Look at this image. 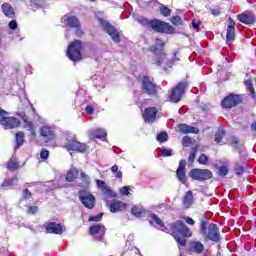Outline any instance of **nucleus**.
<instances>
[{
    "instance_id": "4468645a",
    "label": "nucleus",
    "mask_w": 256,
    "mask_h": 256,
    "mask_svg": "<svg viewBox=\"0 0 256 256\" xmlns=\"http://www.w3.org/2000/svg\"><path fill=\"white\" fill-rule=\"evenodd\" d=\"M101 26L103 27L104 31L112 37L114 43H121V36H119V32L115 29V27L111 26L109 22L101 21Z\"/></svg>"
},
{
    "instance_id": "052dcab7",
    "label": "nucleus",
    "mask_w": 256,
    "mask_h": 256,
    "mask_svg": "<svg viewBox=\"0 0 256 256\" xmlns=\"http://www.w3.org/2000/svg\"><path fill=\"white\" fill-rule=\"evenodd\" d=\"M115 174V177H116V179H123V172H121V171H117L116 173H114Z\"/></svg>"
},
{
    "instance_id": "e2e57ef3",
    "label": "nucleus",
    "mask_w": 256,
    "mask_h": 256,
    "mask_svg": "<svg viewBox=\"0 0 256 256\" xmlns=\"http://www.w3.org/2000/svg\"><path fill=\"white\" fill-rule=\"evenodd\" d=\"M111 171H112V173H117L119 171V166H117V165L112 166Z\"/></svg>"
},
{
    "instance_id": "a878e982",
    "label": "nucleus",
    "mask_w": 256,
    "mask_h": 256,
    "mask_svg": "<svg viewBox=\"0 0 256 256\" xmlns=\"http://www.w3.org/2000/svg\"><path fill=\"white\" fill-rule=\"evenodd\" d=\"M90 137H93L94 139L96 138V139H101L102 141H106L107 132L105 131V129L98 128L92 131V133H90Z\"/></svg>"
},
{
    "instance_id": "09e8293b",
    "label": "nucleus",
    "mask_w": 256,
    "mask_h": 256,
    "mask_svg": "<svg viewBox=\"0 0 256 256\" xmlns=\"http://www.w3.org/2000/svg\"><path fill=\"white\" fill-rule=\"evenodd\" d=\"M32 196L33 194L31 193V191H29V189H24L22 191V199H31Z\"/></svg>"
},
{
    "instance_id": "6e6d98bb",
    "label": "nucleus",
    "mask_w": 256,
    "mask_h": 256,
    "mask_svg": "<svg viewBox=\"0 0 256 256\" xmlns=\"http://www.w3.org/2000/svg\"><path fill=\"white\" fill-rule=\"evenodd\" d=\"M40 157H41V159H49V152H48V150L43 149L40 152Z\"/></svg>"
},
{
    "instance_id": "338daca9",
    "label": "nucleus",
    "mask_w": 256,
    "mask_h": 256,
    "mask_svg": "<svg viewBox=\"0 0 256 256\" xmlns=\"http://www.w3.org/2000/svg\"><path fill=\"white\" fill-rule=\"evenodd\" d=\"M106 205L109 206V201L105 198Z\"/></svg>"
},
{
    "instance_id": "e433bc0d",
    "label": "nucleus",
    "mask_w": 256,
    "mask_h": 256,
    "mask_svg": "<svg viewBox=\"0 0 256 256\" xmlns=\"http://www.w3.org/2000/svg\"><path fill=\"white\" fill-rule=\"evenodd\" d=\"M80 179L86 187L91 185V178L83 171L80 172Z\"/></svg>"
},
{
    "instance_id": "5701e85b",
    "label": "nucleus",
    "mask_w": 256,
    "mask_h": 256,
    "mask_svg": "<svg viewBox=\"0 0 256 256\" xmlns=\"http://www.w3.org/2000/svg\"><path fill=\"white\" fill-rule=\"evenodd\" d=\"M125 207H127V204L120 200H113L109 205V209L111 213H117L118 211H123Z\"/></svg>"
},
{
    "instance_id": "4c0bfd02",
    "label": "nucleus",
    "mask_w": 256,
    "mask_h": 256,
    "mask_svg": "<svg viewBox=\"0 0 256 256\" xmlns=\"http://www.w3.org/2000/svg\"><path fill=\"white\" fill-rule=\"evenodd\" d=\"M225 137V130L219 129L218 133L215 134L214 141L216 143H221V140Z\"/></svg>"
},
{
    "instance_id": "393cba45",
    "label": "nucleus",
    "mask_w": 256,
    "mask_h": 256,
    "mask_svg": "<svg viewBox=\"0 0 256 256\" xmlns=\"http://www.w3.org/2000/svg\"><path fill=\"white\" fill-rule=\"evenodd\" d=\"M2 125L5 127V129H17V127L21 125V122L15 117H7Z\"/></svg>"
},
{
    "instance_id": "680f3d73",
    "label": "nucleus",
    "mask_w": 256,
    "mask_h": 256,
    "mask_svg": "<svg viewBox=\"0 0 256 256\" xmlns=\"http://www.w3.org/2000/svg\"><path fill=\"white\" fill-rule=\"evenodd\" d=\"M186 223L188 225H195V220H193V218L188 217L186 218Z\"/></svg>"
},
{
    "instance_id": "5fc2aeb1",
    "label": "nucleus",
    "mask_w": 256,
    "mask_h": 256,
    "mask_svg": "<svg viewBox=\"0 0 256 256\" xmlns=\"http://www.w3.org/2000/svg\"><path fill=\"white\" fill-rule=\"evenodd\" d=\"M231 147H233V149H239V139L233 138L232 143H231Z\"/></svg>"
},
{
    "instance_id": "13d9d810",
    "label": "nucleus",
    "mask_w": 256,
    "mask_h": 256,
    "mask_svg": "<svg viewBox=\"0 0 256 256\" xmlns=\"http://www.w3.org/2000/svg\"><path fill=\"white\" fill-rule=\"evenodd\" d=\"M38 210L37 206H28V213L35 215V212Z\"/></svg>"
},
{
    "instance_id": "c85d7f7f",
    "label": "nucleus",
    "mask_w": 256,
    "mask_h": 256,
    "mask_svg": "<svg viewBox=\"0 0 256 256\" xmlns=\"http://www.w3.org/2000/svg\"><path fill=\"white\" fill-rule=\"evenodd\" d=\"M77 177H79V171L77 170V168H71L66 174V181H68L69 183H73V181H75Z\"/></svg>"
},
{
    "instance_id": "f704fd0d",
    "label": "nucleus",
    "mask_w": 256,
    "mask_h": 256,
    "mask_svg": "<svg viewBox=\"0 0 256 256\" xmlns=\"http://www.w3.org/2000/svg\"><path fill=\"white\" fill-rule=\"evenodd\" d=\"M8 169L10 171H15V169H19V162L17 161V157H11V159L8 162Z\"/></svg>"
},
{
    "instance_id": "f257e3e1",
    "label": "nucleus",
    "mask_w": 256,
    "mask_h": 256,
    "mask_svg": "<svg viewBox=\"0 0 256 256\" xmlns=\"http://www.w3.org/2000/svg\"><path fill=\"white\" fill-rule=\"evenodd\" d=\"M170 229H172L173 237L177 241L180 247H185L187 239L185 237H191L193 232L187 227V224L183 221H177L170 224Z\"/></svg>"
},
{
    "instance_id": "c03bdc74",
    "label": "nucleus",
    "mask_w": 256,
    "mask_h": 256,
    "mask_svg": "<svg viewBox=\"0 0 256 256\" xmlns=\"http://www.w3.org/2000/svg\"><path fill=\"white\" fill-rule=\"evenodd\" d=\"M7 115L8 113L5 110H0V125H4L8 117Z\"/></svg>"
},
{
    "instance_id": "bb28decb",
    "label": "nucleus",
    "mask_w": 256,
    "mask_h": 256,
    "mask_svg": "<svg viewBox=\"0 0 256 256\" xmlns=\"http://www.w3.org/2000/svg\"><path fill=\"white\" fill-rule=\"evenodd\" d=\"M149 221L151 225H154L155 227H158V229H161V231H165V226H163V221L157 217L155 214H150Z\"/></svg>"
},
{
    "instance_id": "69168bd1",
    "label": "nucleus",
    "mask_w": 256,
    "mask_h": 256,
    "mask_svg": "<svg viewBox=\"0 0 256 256\" xmlns=\"http://www.w3.org/2000/svg\"><path fill=\"white\" fill-rule=\"evenodd\" d=\"M251 130L256 131V122L251 124Z\"/></svg>"
},
{
    "instance_id": "de8ad7c7",
    "label": "nucleus",
    "mask_w": 256,
    "mask_h": 256,
    "mask_svg": "<svg viewBox=\"0 0 256 256\" xmlns=\"http://www.w3.org/2000/svg\"><path fill=\"white\" fill-rule=\"evenodd\" d=\"M171 155H173V150L165 147L162 148V157H171Z\"/></svg>"
},
{
    "instance_id": "0eeeda50",
    "label": "nucleus",
    "mask_w": 256,
    "mask_h": 256,
    "mask_svg": "<svg viewBox=\"0 0 256 256\" xmlns=\"http://www.w3.org/2000/svg\"><path fill=\"white\" fill-rule=\"evenodd\" d=\"M163 47H165V42H163V40L159 38H156L155 46H151L149 48V51H151L155 55H159L158 60L154 62V64L158 67H161V65H163V59H165V52H163Z\"/></svg>"
},
{
    "instance_id": "603ef678",
    "label": "nucleus",
    "mask_w": 256,
    "mask_h": 256,
    "mask_svg": "<svg viewBox=\"0 0 256 256\" xmlns=\"http://www.w3.org/2000/svg\"><path fill=\"white\" fill-rule=\"evenodd\" d=\"M210 11L212 15H214V17L221 15V10L219 9V7H212Z\"/></svg>"
},
{
    "instance_id": "79ce46f5",
    "label": "nucleus",
    "mask_w": 256,
    "mask_h": 256,
    "mask_svg": "<svg viewBox=\"0 0 256 256\" xmlns=\"http://www.w3.org/2000/svg\"><path fill=\"white\" fill-rule=\"evenodd\" d=\"M160 13L164 17H169V15H171V9L167 8V6H162L160 8Z\"/></svg>"
},
{
    "instance_id": "49530a36",
    "label": "nucleus",
    "mask_w": 256,
    "mask_h": 256,
    "mask_svg": "<svg viewBox=\"0 0 256 256\" xmlns=\"http://www.w3.org/2000/svg\"><path fill=\"white\" fill-rule=\"evenodd\" d=\"M171 23H172L173 25H183V20H182L181 17H179V16H174V17H172V19H171Z\"/></svg>"
},
{
    "instance_id": "f03ea898",
    "label": "nucleus",
    "mask_w": 256,
    "mask_h": 256,
    "mask_svg": "<svg viewBox=\"0 0 256 256\" xmlns=\"http://www.w3.org/2000/svg\"><path fill=\"white\" fill-rule=\"evenodd\" d=\"M200 234H202L204 239H209V241H214V243H219V241L221 240L217 224H209V222L207 221L201 222Z\"/></svg>"
},
{
    "instance_id": "cd10ccee",
    "label": "nucleus",
    "mask_w": 256,
    "mask_h": 256,
    "mask_svg": "<svg viewBox=\"0 0 256 256\" xmlns=\"http://www.w3.org/2000/svg\"><path fill=\"white\" fill-rule=\"evenodd\" d=\"M238 21H240V23H244L245 25H253V23H255V16L239 14Z\"/></svg>"
},
{
    "instance_id": "39448f33",
    "label": "nucleus",
    "mask_w": 256,
    "mask_h": 256,
    "mask_svg": "<svg viewBox=\"0 0 256 256\" xmlns=\"http://www.w3.org/2000/svg\"><path fill=\"white\" fill-rule=\"evenodd\" d=\"M187 87H189V83L185 81L179 82L178 85L170 91L169 99L171 103H179V101H181V97L185 95Z\"/></svg>"
},
{
    "instance_id": "ea45409f",
    "label": "nucleus",
    "mask_w": 256,
    "mask_h": 256,
    "mask_svg": "<svg viewBox=\"0 0 256 256\" xmlns=\"http://www.w3.org/2000/svg\"><path fill=\"white\" fill-rule=\"evenodd\" d=\"M169 139V136L167 135V132H161L157 135V141L159 143H165Z\"/></svg>"
},
{
    "instance_id": "0e129e2a",
    "label": "nucleus",
    "mask_w": 256,
    "mask_h": 256,
    "mask_svg": "<svg viewBox=\"0 0 256 256\" xmlns=\"http://www.w3.org/2000/svg\"><path fill=\"white\" fill-rule=\"evenodd\" d=\"M193 29H196V31H199V24L195 23V21L192 22Z\"/></svg>"
},
{
    "instance_id": "3c124183",
    "label": "nucleus",
    "mask_w": 256,
    "mask_h": 256,
    "mask_svg": "<svg viewBox=\"0 0 256 256\" xmlns=\"http://www.w3.org/2000/svg\"><path fill=\"white\" fill-rule=\"evenodd\" d=\"M103 219V214H98L96 216H90L88 221H95V222H99Z\"/></svg>"
},
{
    "instance_id": "a19ab883",
    "label": "nucleus",
    "mask_w": 256,
    "mask_h": 256,
    "mask_svg": "<svg viewBox=\"0 0 256 256\" xmlns=\"http://www.w3.org/2000/svg\"><path fill=\"white\" fill-rule=\"evenodd\" d=\"M198 163H200V165H207V163H209V158L207 155L201 154L198 158Z\"/></svg>"
},
{
    "instance_id": "2eb2a0df",
    "label": "nucleus",
    "mask_w": 256,
    "mask_h": 256,
    "mask_svg": "<svg viewBox=\"0 0 256 256\" xmlns=\"http://www.w3.org/2000/svg\"><path fill=\"white\" fill-rule=\"evenodd\" d=\"M159 110L155 107L146 108L143 113V119L146 123H154L155 119H157V113Z\"/></svg>"
},
{
    "instance_id": "b1692460",
    "label": "nucleus",
    "mask_w": 256,
    "mask_h": 256,
    "mask_svg": "<svg viewBox=\"0 0 256 256\" xmlns=\"http://www.w3.org/2000/svg\"><path fill=\"white\" fill-rule=\"evenodd\" d=\"M1 9L5 17H8V19L15 18V8H13L10 3H3Z\"/></svg>"
},
{
    "instance_id": "ddd939ff",
    "label": "nucleus",
    "mask_w": 256,
    "mask_h": 256,
    "mask_svg": "<svg viewBox=\"0 0 256 256\" xmlns=\"http://www.w3.org/2000/svg\"><path fill=\"white\" fill-rule=\"evenodd\" d=\"M96 185L100 191H102L103 195L107 197L108 199H115L117 197V193L111 189L107 183L103 180H96Z\"/></svg>"
},
{
    "instance_id": "4be33fe9",
    "label": "nucleus",
    "mask_w": 256,
    "mask_h": 256,
    "mask_svg": "<svg viewBox=\"0 0 256 256\" xmlns=\"http://www.w3.org/2000/svg\"><path fill=\"white\" fill-rule=\"evenodd\" d=\"M40 135L45 141H51L55 137V130L49 126H43L40 129Z\"/></svg>"
},
{
    "instance_id": "6e6552de",
    "label": "nucleus",
    "mask_w": 256,
    "mask_h": 256,
    "mask_svg": "<svg viewBox=\"0 0 256 256\" xmlns=\"http://www.w3.org/2000/svg\"><path fill=\"white\" fill-rule=\"evenodd\" d=\"M189 177L194 179V181H207L213 179V172L209 169L195 168L189 172Z\"/></svg>"
},
{
    "instance_id": "37998d69",
    "label": "nucleus",
    "mask_w": 256,
    "mask_h": 256,
    "mask_svg": "<svg viewBox=\"0 0 256 256\" xmlns=\"http://www.w3.org/2000/svg\"><path fill=\"white\" fill-rule=\"evenodd\" d=\"M195 157H197V150L193 148L188 157V163H195Z\"/></svg>"
},
{
    "instance_id": "9d476101",
    "label": "nucleus",
    "mask_w": 256,
    "mask_h": 256,
    "mask_svg": "<svg viewBox=\"0 0 256 256\" xmlns=\"http://www.w3.org/2000/svg\"><path fill=\"white\" fill-rule=\"evenodd\" d=\"M143 93L149 95V97H157V85L153 83L149 77L144 76L142 80Z\"/></svg>"
},
{
    "instance_id": "423d86ee",
    "label": "nucleus",
    "mask_w": 256,
    "mask_h": 256,
    "mask_svg": "<svg viewBox=\"0 0 256 256\" xmlns=\"http://www.w3.org/2000/svg\"><path fill=\"white\" fill-rule=\"evenodd\" d=\"M64 149H67V151H76V153H85L89 149V146L77 141V138H67Z\"/></svg>"
},
{
    "instance_id": "864d4df0",
    "label": "nucleus",
    "mask_w": 256,
    "mask_h": 256,
    "mask_svg": "<svg viewBox=\"0 0 256 256\" xmlns=\"http://www.w3.org/2000/svg\"><path fill=\"white\" fill-rule=\"evenodd\" d=\"M234 171L236 175H243L244 168L241 165H236Z\"/></svg>"
},
{
    "instance_id": "58836bf2",
    "label": "nucleus",
    "mask_w": 256,
    "mask_h": 256,
    "mask_svg": "<svg viewBox=\"0 0 256 256\" xmlns=\"http://www.w3.org/2000/svg\"><path fill=\"white\" fill-rule=\"evenodd\" d=\"M229 173V168L227 166H221L218 168V175L220 177H227Z\"/></svg>"
},
{
    "instance_id": "aec40b11",
    "label": "nucleus",
    "mask_w": 256,
    "mask_h": 256,
    "mask_svg": "<svg viewBox=\"0 0 256 256\" xmlns=\"http://www.w3.org/2000/svg\"><path fill=\"white\" fill-rule=\"evenodd\" d=\"M187 165L186 160H181L179 162L178 169L176 170L177 179L181 181L183 184L187 182V176L185 175V167Z\"/></svg>"
},
{
    "instance_id": "7c9ffc66",
    "label": "nucleus",
    "mask_w": 256,
    "mask_h": 256,
    "mask_svg": "<svg viewBox=\"0 0 256 256\" xmlns=\"http://www.w3.org/2000/svg\"><path fill=\"white\" fill-rule=\"evenodd\" d=\"M183 205L186 209H189L191 205H193V192L187 191L184 198H183Z\"/></svg>"
},
{
    "instance_id": "412c9836",
    "label": "nucleus",
    "mask_w": 256,
    "mask_h": 256,
    "mask_svg": "<svg viewBox=\"0 0 256 256\" xmlns=\"http://www.w3.org/2000/svg\"><path fill=\"white\" fill-rule=\"evenodd\" d=\"M177 131L178 133H182L183 135H188V133L197 135V133H199V128L187 124H179L177 126Z\"/></svg>"
},
{
    "instance_id": "f8f14e48",
    "label": "nucleus",
    "mask_w": 256,
    "mask_h": 256,
    "mask_svg": "<svg viewBox=\"0 0 256 256\" xmlns=\"http://www.w3.org/2000/svg\"><path fill=\"white\" fill-rule=\"evenodd\" d=\"M239 103H241V96L237 94H230L222 100L221 105L223 109H231L236 107V105H239Z\"/></svg>"
},
{
    "instance_id": "2f4dec72",
    "label": "nucleus",
    "mask_w": 256,
    "mask_h": 256,
    "mask_svg": "<svg viewBox=\"0 0 256 256\" xmlns=\"http://www.w3.org/2000/svg\"><path fill=\"white\" fill-rule=\"evenodd\" d=\"M17 181H19V178H17V176H14L12 179L4 180L1 187H3L4 189H7L8 187H13V185H17Z\"/></svg>"
},
{
    "instance_id": "c756f323",
    "label": "nucleus",
    "mask_w": 256,
    "mask_h": 256,
    "mask_svg": "<svg viewBox=\"0 0 256 256\" xmlns=\"http://www.w3.org/2000/svg\"><path fill=\"white\" fill-rule=\"evenodd\" d=\"M22 121H23L22 125L24 129H27L28 131H30L31 135H35V127L33 126V122L29 121L27 119V116H23Z\"/></svg>"
},
{
    "instance_id": "bf43d9fd",
    "label": "nucleus",
    "mask_w": 256,
    "mask_h": 256,
    "mask_svg": "<svg viewBox=\"0 0 256 256\" xmlns=\"http://www.w3.org/2000/svg\"><path fill=\"white\" fill-rule=\"evenodd\" d=\"M94 111L95 110L93 109V107L91 106L86 107V113H88V115H93Z\"/></svg>"
},
{
    "instance_id": "1a4fd4ad",
    "label": "nucleus",
    "mask_w": 256,
    "mask_h": 256,
    "mask_svg": "<svg viewBox=\"0 0 256 256\" xmlns=\"http://www.w3.org/2000/svg\"><path fill=\"white\" fill-rule=\"evenodd\" d=\"M79 200L87 209H93L95 207V196L87 190L79 191Z\"/></svg>"
},
{
    "instance_id": "72a5a7b5",
    "label": "nucleus",
    "mask_w": 256,
    "mask_h": 256,
    "mask_svg": "<svg viewBox=\"0 0 256 256\" xmlns=\"http://www.w3.org/2000/svg\"><path fill=\"white\" fill-rule=\"evenodd\" d=\"M131 213H132V215H134V217L139 218L142 215H144L145 209L143 208V206H133L131 209Z\"/></svg>"
},
{
    "instance_id": "7ed1b4c3",
    "label": "nucleus",
    "mask_w": 256,
    "mask_h": 256,
    "mask_svg": "<svg viewBox=\"0 0 256 256\" xmlns=\"http://www.w3.org/2000/svg\"><path fill=\"white\" fill-rule=\"evenodd\" d=\"M148 27H151L153 31H156L157 33H167L168 35H171L175 33V28L171 26L169 23H166L161 20H147L145 19Z\"/></svg>"
},
{
    "instance_id": "f3484780",
    "label": "nucleus",
    "mask_w": 256,
    "mask_h": 256,
    "mask_svg": "<svg viewBox=\"0 0 256 256\" xmlns=\"http://www.w3.org/2000/svg\"><path fill=\"white\" fill-rule=\"evenodd\" d=\"M47 233H51L53 235H62L63 234V226L58 224L57 222H50L44 225Z\"/></svg>"
},
{
    "instance_id": "a18cd8bd",
    "label": "nucleus",
    "mask_w": 256,
    "mask_h": 256,
    "mask_svg": "<svg viewBox=\"0 0 256 256\" xmlns=\"http://www.w3.org/2000/svg\"><path fill=\"white\" fill-rule=\"evenodd\" d=\"M120 195H126L128 197V195H131V188H129V186H123L120 188Z\"/></svg>"
},
{
    "instance_id": "6ab92c4d",
    "label": "nucleus",
    "mask_w": 256,
    "mask_h": 256,
    "mask_svg": "<svg viewBox=\"0 0 256 256\" xmlns=\"http://www.w3.org/2000/svg\"><path fill=\"white\" fill-rule=\"evenodd\" d=\"M189 253H195V255H201L205 251V246L199 241H190L187 247Z\"/></svg>"
},
{
    "instance_id": "20e7f679",
    "label": "nucleus",
    "mask_w": 256,
    "mask_h": 256,
    "mask_svg": "<svg viewBox=\"0 0 256 256\" xmlns=\"http://www.w3.org/2000/svg\"><path fill=\"white\" fill-rule=\"evenodd\" d=\"M81 47L82 43L79 40H75L70 43L67 49V57L70 59V61H81L82 56H81Z\"/></svg>"
},
{
    "instance_id": "8fccbe9b",
    "label": "nucleus",
    "mask_w": 256,
    "mask_h": 256,
    "mask_svg": "<svg viewBox=\"0 0 256 256\" xmlns=\"http://www.w3.org/2000/svg\"><path fill=\"white\" fill-rule=\"evenodd\" d=\"M183 147H189L191 145V138L189 136H184L182 139Z\"/></svg>"
},
{
    "instance_id": "a211bd4d",
    "label": "nucleus",
    "mask_w": 256,
    "mask_h": 256,
    "mask_svg": "<svg viewBox=\"0 0 256 256\" xmlns=\"http://www.w3.org/2000/svg\"><path fill=\"white\" fill-rule=\"evenodd\" d=\"M89 233L90 235H98L96 236V239L98 241H101V239H103V237H105V226L101 225V224H96V225H92L89 228Z\"/></svg>"
},
{
    "instance_id": "4d7b16f0",
    "label": "nucleus",
    "mask_w": 256,
    "mask_h": 256,
    "mask_svg": "<svg viewBox=\"0 0 256 256\" xmlns=\"http://www.w3.org/2000/svg\"><path fill=\"white\" fill-rule=\"evenodd\" d=\"M8 27L9 29H12V31H15V29H17V21L15 20L10 21L8 24Z\"/></svg>"
},
{
    "instance_id": "c9c22d12",
    "label": "nucleus",
    "mask_w": 256,
    "mask_h": 256,
    "mask_svg": "<svg viewBox=\"0 0 256 256\" xmlns=\"http://www.w3.org/2000/svg\"><path fill=\"white\" fill-rule=\"evenodd\" d=\"M25 141V134L23 132H18L16 134V146L15 149H19Z\"/></svg>"
},
{
    "instance_id": "473e14b6",
    "label": "nucleus",
    "mask_w": 256,
    "mask_h": 256,
    "mask_svg": "<svg viewBox=\"0 0 256 256\" xmlns=\"http://www.w3.org/2000/svg\"><path fill=\"white\" fill-rule=\"evenodd\" d=\"M244 85L247 91H249V93L251 94L252 98L256 99L255 87H253V82L251 80H245Z\"/></svg>"
},
{
    "instance_id": "9b49d317",
    "label": "nucleus",
    "mask_w": 256,
    "mask_h": 256,
    "mask_svg": "<svg viewBox=\"0 0 256 256\" xmlns=\"http://www.w3.org/2000/svg\"><path fill=\"white\" fill-rule=\"evenodd\" d=\"M62 21L68 25V27H71L72 29H76V35L79 37V35L83 34V31L81 30V23L79 22V19L75 16H69L66 15L62 17Z\"/></svg>"
},
{
    "instance_id": "dca6fc26",
    "label": "nucleus",
    "mask_w": 256,
    "mask_h": 256,
    "mask_svg": "<svg viewBox=\"0 0 256 256\" xmlns=\"http://www.w3.org/2000/svg\"><path fill=\"white\" fill-rule=\"evenodd\" d=\"M228 27L226 34V43L227 45H231L235 41V21L233 19H228Z\"/></svg>"
}]
</instances>
